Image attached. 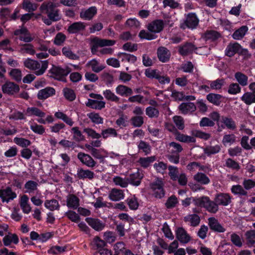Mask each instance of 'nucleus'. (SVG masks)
Segmentation results:
<instances>
[{"mask_svg": "<svg viewBox=\"0 0 255 255\" xmlns=\"http://www.w3.org/2000/svg\"><path fill=\"white\" fill-rule=\"evenodd\" d=\"M116 43V41L114 40L102 39L98 37H95L91 40V52L94 55H99L97 53L98 52L101 55H111L113 53L114 50L113 48H103L98 51L99 47H103L105 46H111Z\"/></svg>", "mask_w": 255, "mask_h": 255, "instance_id": "1", "label": "nucleus"}, {"mask_svg": "<svg viewBox=\"0 0 255 255\" xmlns=\"http://www.w3.org/2000/svg\"><path fill=\"white\" fill-rule=\"evenodd\" d=\"M58 6V3L45 1L40 5V10L42 13L47 14V17L52 19L53 21H57L61 19L60 10L57 8Z\"/></svg>", "mask_w": 255, "mask_h": 255, "instance_id": "2", "label": "nucleus"}, {"mask_svg": "<svg viewBox=\"0 0 255 255\" xmlns=\"http://www.w3.org/2000/svg\"><path fill=\"white\" fill-rule=\"evenodd\" d=\"M195 206L203 207L211 213L215 214L219 210V205L214 200H211L209 197L203 196L200 198H196L193 199Z\"/></svg>", "mask_w": 255, "mask_h": 255, "instance_id": "3", "label": "nucleus"}, {"mask_svg": "<svg viewBox=\"0 0 255 255\" xmlns=\"http://www.w3.org/2000/svg\"><path fill=\"white\" fill-rule=\"evenodd\" d=\"M23 64L27 69L34 71L36 75L40 76L45 72L48 67V62L45 60L40 63L37 61L27 58L24 60Z\"/></svg>", "mask_w": 255, "mask_h": 255, "instance_id": "4", "label": "nucleus"}, {"mask_svg": "<svg viewBox=\"0 0 255 255\" xmlns=\"http://www.w3.org/2000/svg\"><path fill=\"white\" fill-rule=\"evenodd\" d=\"M164 185L162 179L159 178H157L155 181L150 184V188L153 191V195L156 198L161 199L165 196Z\"/></svg>", "mask_w": 255, "mask_h": 255, "instance_id": "5", "label": "nucleus"}, {"mask_svg": "<svg viewBox=\"0 0 255 255\" xmlns=\"http://www.w3.org/2000/svg\"><path fill=\"white\" fill-rule=\"evenodd\" d=\"M17 198V194L9 186L0 189V199L2 203L8 204Z\"/></svg>", "mask_w": 255, "mask_h": 255, "instance_id": "6", "label": "nucleus"}, {"mask_svg": "<svg viewBox=\"0 0 255 255\" xmlns=\"http://www.w3.org/2000/svg\"><path fill=\"white\" fill-rule=\"evenodd\" d=\"M71 71L70 67L67 66L65 68H62L59 66H56L51 69V73L53 77L59 81L66 82L65 77L68 75Z\"/></svg>", "mask_w": 255, "mask_h": 255, "instance_id": "7", "label": "nucleus"}, {"mask_svg": "<svg viewBox=\"0 0 255 255\" xmlns=\"http://www.w3.org/2000/svg\"><path fill=\"white\" fill-rule=\"evenodd\" d=\"M2 92L8 95H13L17 93L19 90V86L12 82L7 81L1 86Z\"/></svg>", "mask_w": 255, "mask_h": 255, "instance_id": "8", "label": "nucleus"}, {"mask_svg": "<svg viewBox=\"0 0 255 255\" xmlns=\"http://www.w3.org/2000/svg\"><path fill=\"white\" fill-rule=\"evenodd\" d=\"M175 235L176 239L182 244H186L191 240V237L183 227L177 228Z\"/></svg>", "mask_w": 255, "mask_h": 255, "instance_id": "9", "label": "nucleus"}, {"mask_svg": "<svg viewBox=\"0 0 255 255\" xmlns=\"http://www.w3.org/2000/svg\"><path fill=\"white\" fill-rule=\"evenodd\" d=\"M14 35L18 36L20 40L26 43L30 42L33 39L27 29L24 27L15 30Z\"/></svg>", "mask_w": 255, "mask_h": 255, "instance_id": "10", "label": "nucleus"}, {"mask_svg": "<svg viewBox=\"0 0 255 255\" xmlns=\"http://www.w3.org/2000/svg\"><path fill=\"white\" fill-rule=\"evenodd\" d=\"M78 159L88 167L93 168L97 164L96 161L89 154L80 152L77 154Z\"/></svg>", "mask_w": 255, "mask_h": 255, "instance_id": "11", "label": "nucleus"}, {"mask_svg": "<svg viewBox=\"0 0 255 255\" xmlns=\"http://www.w3.org/2000/svg\"><path fill=\"white\" fill-rule=\"evenodd\" d=\"M199 23V19L196 15L194 13H190L187 14L186 20L182 26L185 28V26L191 29L195 28Z\"/></svg>", "mask_w": 255, "mask_h": 255, "instance_id": "12", "label": "nucleus"}, {"mask_svg": "<svg viewBox=\"0 0 255 255\" xmlns=\"http://www.w3.org/2000/svg\"><path fill=\"white\" fill-rule=\"evenodd\" d=\"M215 201L219 205L226 206L232 202V197L229 193H220L216 195Z\"/></svg>", "mask_w": 255, "mask_h": 255, "instance_id": "13", "label": "nucleus"}, {"mask_svg": "<svg viewBox=\"0 0 255 255\" xmlns=\"http://www.w3.org/2000/svg\"><path fill=\"white\" fill-rule=\"evenodd\" d=\"M208 225L212 231L218 233H224L225 232V228L215 218L210 217L208 218Z\"/></svg>", "mask_w": 255, "mask_h": 255, "instance_id": "14", "label": "nucleus"}, {"mask_svg": "<svg viewBox=\"0 0 255 255\" xmlns=\"http://www.w3.org/2000/svg\"><path fill=\"white\" fill-rule=\"evenodd\" d=\"M157 55L160 61L165 63L169 60L171 53L167 48L160 46L157 49Z\"/></svg>", "mask_w": 255, "mask_h": 255, "instance_id": "15", "label": "nucleus"}, {"mask_svg": "<svg viewBox=\"0 0 255 255\" xmlns=\"http://www.w3.org/2000/svg\"><path fill=\"white\" fill-rule=\"evenodd\" d=\"M164 27V23L162 20H155L149 23L147 25L148 30L154 34L160 32Z\"/></svg>", "mask_w": 255, "mask_h": 255, "instance_id": "16", "label": "nucleus"}, {"mask_svg": "<svg viewBox=\"0 0 255 255\" xmlns=\"http://www.w3.org/2000/svg\"><path fill=\"white\" fill-rule=\"evenodd\" d=\"M198 48L192 43L187 42L179 46L178 52L182 56H186Z\"/></svg>", "mask_w": 255, "mask_h": 255, "instance_id": "17", "label": "nucleus"}, {"mask_svg": "<svg viewBox=\"0 0 255 255\" xmlns=\"http://www.w3.org/2000/svg\"><path fill=\"white\" fill-rule=\"evenodd\" d=\"M55 90L50 87H47L39 90L37 93V98L39 100H45L47 98L55 95Z\"/></svg>", "mask_w": 255, "mask_h": 255, "instance_id": "18", "label": "nucleus"}, {"mask_svg": "<svg viewBox=\"0 0 255 255\" xmlns=\"http://www.w3.org/2000/svg\"><path fill=\"white\" fill-rule=\"evenodd\" d=\"M76 176L79 179H88L91 180L94 178L95 174L94 172L89 169L80 168L78 169Z\"/></svg>", "mask_w": 255, "mask_h": 255, "instance_id": "19", "label": "nucleus"}, {"mask_svg": "<svg viewBox=\"0 0 255 255\" xmlns=\"http://www.w3.org/2000/svg\"><path fill=\"white\" fill-rule=\"evenodd\" d=\"M80 200L73 194H69L66 198V205L69 208L76 209L80 205Z\"/></svg>", "mask_w": 255, "mask_h": 255, "instance_id": "20", "label": "nucleus"}, {"mask_svg": "<svg viewBox=\"0 0 255 255\" xmlns=\"http://www.w3.org/2000/svg\"><path fill=\"white\" fill-rule=\"evenodd\" d=\"M179 110L184 115L193 113L196 110V106L193 103H182L178 107Z\"/></svg>", "mask_w": 255, "mask_h": 255, "instance_id": "21", "label": "nucleus"}, {"mask_svg": "<svg viewBox=\"0 0 255 255\" xmlns=\"http://www.w3.org/2000/svg\"><path fill=\"white\" fill-rule=\"evenodd\" d=\"M241 48V46L239 43L237 42L230 43L225 50V55L231 57L236 53L239 52Z\"/></svg>", "mask_w": 255, "mask_h": 255, "instance_id": "22", "label": "nucleus"}, {"mask_svg": "<svg viewBox=\"0 0 255 255\" xmlns=\"http://www.w3.org/2000/svg\"><path fill=\"white\" fill-rule=\"evenodd\" d=\"M184 221L191 227H197L200 223V217L196 214H189L184 217Z\"/></svg>", "mask_w": 255, "mask_h": 255, "instance_id": "23", "label": "nucleus"}, {"mask_svg": "<svg viewBox=\"0 0 255 255\" xmlns=\"http://www.w3.org/2000/svg\"><path fill=\"white\" fill-rule=\"evenodd\" d=\"M220 36V34L217 31L210 30L206 31L201 37L206 41L212 42L218 39Z\"/></svg>", "mask_w": 255, "mask_h": 255, "instance_id": "24", "label": "nucleus"}, {"mask_svg": "<svg viewBox=\"0 0 255 255\" xmlns=\"http://www.w3.org/2000/svg\"><path fill=\"white\" fill-rule=\"evenodd\" d=\"M97 9L96 6H91L88 9L82 10L80 16L81 18L85 20H91L97 13Z\"/></svg>", "mask_w": 255, "mask_h": 255, "instance_id": "25", "label": "nucleus"}, {"mask_svg": "<svg viewBox=\"0 0 255 255\" xmlns=\"http://www.w3.org/2000/svg\"><path fill=\"white\" fill-rule=\"evenodd\" d=\"M86 221L89 226L97 231L102 230L105 226V224L99 219L87 218L86 219Z\"/></svg>", "mask_w": 255, "mask_h": 255, "instance_id": "26", "label": "nucleus"}, {"mask_svg": "<svg viewBox=\"0 0 255 255\" xmlns=\"http://www.w3.org/2000/svg\"><path fill=\"white\" fill-rule=\"evenodd\" d=\"M124 197L123 191L117 188L112 189L109 194V198L113 201H120L124 199Z\"/></svg>", "mask_w": 255, "mask_h": 255, "instance_id": "27", "label": "nucleus"}, {"mask_svg": "<svg viewBox=\"0 0 255 255\" xmlns=\"http://www.w3.org/2000/svg\"><path fill=\"white\" fill-rule=\"evenodd\" d=\"M29 198L26 195H23L21 196L19 205L23 212L25 214H28L31 212V208L28 203Z\"/></svg>", "mask_w": 255, "mask_h": 255, "instance_id": "28", "label": "nucleus"}, {"mask_svg": "<svg viewBox=\"0 0 255 255\" xmlns=\"http://www.w3.org/2000/svg\"><path fill=\"white\" fill-rule=\"evenodd\" d=\"M85 27L86 26L84 22H76L68 26L67 31L71 34L76 33L84 30Z\"/></svg>", "mask_w": 255, "mask_h": 255, "instance_id": "29", "label": "nucleus"}, {"mask_svg": "<svg viewBox=\"0 0 255 255\" xmlns=\"http://www.w3.org/2000/svg\"><path fill=\"white\" fill-rule=\"evenodd\" d=\"M116 92L118 95L122 97H128L133 94L132 90L125 85H120L116 88Z\"/></svg>", "mask_w": 255, "mask_h": 255, "instance_id": "30", "label": "nucleus"}, {"mask_svg": "<svg viewBox=\"0 0 255 255\" xmlns=\"http://www.w3.org/2000/svg\"><path fill=\"white\" fill-rule=\"evenodd\" d=\"M86 105L92 109L101 110L105 107L106 102L103 101L88 99Z\"/></svg>", "mask_w": 255, "mask_h": 255, "instance_id": "31", "label": "nucleus"}, {"mask_svg": "<svg viewBox=\"0 0 255 255\" xmlns=\"http://www.w3.org/2000/svg\"><path fill=\"white\" fill-rule=\"evenodd\" d=\"M175 139L180 142L185 143H194L196 139L193 136H189L180 133L178 130L174 134Z\"/></svg>", "mask_w": 255, "mask_h": 255, "instance_id": "32", "label": "nucleus"}, {"mask_svg": "<svg viewBox=\"0 0 255 255\" xmlns=\"http://www.w3.org/2000/svg\"><path fill=\"white\" fill-rule=\"evenodd\" d=\"M86 67H91L92 70L95 73H99L105 68L104 65L100 64L96 59L88 61L86 64Z\"/></svg>", "mask_w": 255, "mask_h": 255, "instance_id": "33", "label": "nucleus"}, {"mask_svg": "<svg viewBox=\"0 0 255 255\" xmlns=\"http://www.w3.org/2000/svg\"><path fill=\"white\" fill-rule=\"evenodd\" d=\"M221 122L224 125L225 128L228 129L235 130L237 128V126L235 121L231 118L226 116H222Z\"/></svg>", "mask_w": 255, "mask_h": 255, "instance_id": "34", "label": "nucleus"}, {"mask_svg": "<svg viewBox=\"0 0 255 255\" xmlns=\"http://www.w3.org/2000/svg\"><path fill=\"white\" fill-rule=\"evenodd\" d=\"M62 53L65 57L73 60H78L79 56L74 53L69 46H64L62 49Z\"/></svg>", "mask_w": 255, "mask_h": 255, "instance_id": "35", "label": "nucleus"}, {"mask_svg": "<svg viewBox=\"0 0 255 255\" xmlns=\"http://www.w3.org/2000/svg\"><path fill=\"white\" fill-rule=\"evenodd\" d=\"M222 146L220 144L215 145H208L204 148V152L208 156L212 154L218 153L221 150Z\"/></svg>", "mask_w": 255, "mask_h": 255, "instance_id": "36", "label": "nucleus"}, {"mask_svg": "<svg viewBox=\"0 0 255 255\" xmlns=\"http://www.w3.org/2000/svg\"><path fill=\"white\" fill-rule=\"evenodd\" d=\"M103 95L106 99L109 101L120 103V98L110 89H107L103 92Z\"/></svg>", "mask_w": 255, "mask_h": 255, "instance_id": "37", "label": "nucleus"}, {"mask_svg": "<svg viewBox=\"0 0 255 255\" xmlns=\"http://www.w3.org/2000/svg\"><path fill=\"white\" fill-rule=\"evenodd\" d=\"M231 191L234 195L239 196H248V192L246 191L244 186L237 184L232 186Z\"/></svg>", "mask_w": 255, "mask_h": 255, "instance_id": "38", "label": "nucleus"}, {"mask_svg": "<svg viewBox=\"0 0 255 255\" xmlns=\"http://www.w3.org/2000/svg\"><path fill=\"white\" fill-rule=\"evenodd\" d=\"M142 177L143 176L138 171L131 174L128 178L129 183L134 186H138L141 183Z\"/></svg>", "mask_w": 255, "mask_h": 255, "instance_id": "39", "label": "nucleus"}, {"mask_svg": "<svg viewBox=\"0 0 255 255\" xmlns=\"http://www.w3.org/2000/svg\"><path fill=\"white\" fill-rule=\"evenodd\" d=\"M241 99L247 105H251L255 103V95L251 92H247L243 95Z\"/></svg>", "mask_w": 255, "mask_h": 255, "instance_id": "40", "label": "nucleus"}, {"mask_svg": "<svg viewBox=\"0 0 255 255\" xmlns=\"http://www.w3.org/2000/svg\"><path fill=\"white\" fill-rule=\"evenodd\" d=\"M155 160L156 157L155 156H151L147 157H140L137 161V163L142 167L146 168Z\"/></svg>", "mask_w": 255, "mask_h": 255, "instance_id": "41", "label": "nucleus"}, {"mask_svg": "<svg viewBox=\"0 0 255 255\" xmlns=\"http://www.w3.org/2000/svg\"><path fill=\"white\" fill-rule=\"evenodd\" d=\"M207 100L211 103L216 106H219L221 103L222 96L214 93H210L206 96Z\"/></svg>", "mask_w": 255, "mask_h": 255, "instance_id": "42", "label": "nucleus"}, {"mask_svg": "<svg viewBox=\"0 0 255 255\" xmlns=\"http://www.w3.org/2000/svg\"><path fill=\"white\" fill-rule=\"evenodd\" d=\"M26 114L28 116H34L38 117H44L45 113L36 107H29L26 110Z\"/></svg>", "mask_w": 255, "mask_h": 255, "instance_id": "43", "label": "nucleus"}, {"mask_svg": "<svg viewBox=\"0 0 255 255\" xmlns=\"http://www.w3.org/2000/svg\"><path fill=\"white\" fill-rule=\"evenodd\" d=\"M235 78L239 85L246 86L248 85V77L245 74L241 72H237L235 74Z\"/></svg>", "mask_w": 255, "mask_h": 255, "instance_id": "44", "label": "nucleus"}, {"mask_svg": "<svg viewBox=\"0 0 255 255\" xmlns=\"http://www.w3.org/2000/svg\"><path fill=\"white\" fill-rule=\"evenodd\" d=\"M246 244L248 247H252L255 244V231L251 230L245 233Z\"/></svg>", "mask_w": 255, "mask_h": 255, "instance_id": "45", "label": "nucleus"}, {"mask_svg": "<svg viewBox=\"0 0 255 255\" xmlns=\"http://www.w3.org/2000/svg\"><path fill=\"white\" fill-rule=\"evenodd\" d=\"M18 241V238L15 234L6 235L3 238V244L5 246L10 245L12 243L17 244Z\"/></svg>", "mask_w": 255, "mask_h": 255, "instance_id": "46", "label": "nucleus"}, {"mask_svg": "<svg viewBox=\"0 0 255 255\" xmlns=\"http://www.w3.org/2000/svg\"><path fill=\"white\" fill-rule=\"evenodd\" d=\"M37 182L33 180H29L24 184L25 192L29 194L33 193L37 190Z\"/></svg>", "mask_w": 255, "mask_h": 255, "instance_id": "47", "label": "nucleus"}, {"mask_svg": "<svg viewBox=\"0 0 255 255\" xmlns=\"http://www.w3.org/2000/svg\"><path fill=\"white\" fill-rule=\"evenodd\" d=\"M113 181L117 186H119L122 188L128 187L129 182L128 178H122L119 176H115L113 178Z\"/></svg>", "mask_w": 255, "mask_h": 255, "instance_id": "48", "label": "nucleus"}, {"mask_svg": "<svg viewBox=\"0 0 255 255\" xmlns=\"http://www.w3.org/2000/svg\"><path fill=\"white\" fill-rule=\"evenodd\" d=\"M45 207L50 211L58 210L60 205L56 199L47 200L44 203Z\"/></svg>", "mask_w": 255, "mask_h": 255, "instance_id": "49", "label": "nucleus"}, {"mask_svg": "<svg viewBox=\"0 0 255 255\" xmlns=\"http://www.w3.org/2000/svg\"><path fill=\"white\" fill-rule=\"evenodd\" d=\"M248 30V28L247 26H242L233 33L232 37L234 39H241L245 35Z\"/></svg>", "mask_w": 255, "mask_h": 255, "instance_id": "50", "label": "nucleus"}, {"mask_svg": "<svg viewBox=\"0 0 255 255\" xmlns=\"http://www.w3.org/2000/svg\"><path fill=\"white\" fill-rule=\"evenodd\" d=\"M168 152L169 153L179 154L183 150L181 145L175 142H171L169 143L168 147Z\"/></svg>", "mask_w": 255, "mask_h": 255, "instance_id": "51", "label": "nucleus"}, {"mask_svg": "<svg viewBox=\"0 0 255 255\" xmlns=\"http://www.w3.org/2000/svg\"><path fill=\"white\" fill-rule=\"evenodd\" d=\"M140 26V22L135 18H128L125 23V26L131 29H139Z\"/></svg>", "mask_w": 255, "mask_h": 255, "instance_id": "52", "label": "nucleus"}, {"mask_svg": "<svg viewBox=\"0 0 255 255\" xmlns=\"http://www.w3.org/2000/svg\"><path fill=\"white\" fill-rule=\"evenodd\" d=\"M194 179L201 184L204 185L208 184L210 181L208 176L204 173L201 172H198L194 176Z\"/></svg>", "mask_w": 255, "mask_h": 255, "instance_id": "53", "label": "nucleus"}, {"mask_svg": "<svg viewBox=\"0 0 255 255\" xmlns=\"http://www.w3.org/2000/svg\"><path fill=\"white\" fill-rule=\"evenodd\" d=\"M101 136L104 139H106L109 136L116 137L118 135L117 130L112 128H109L107 129H103L101 133Z\"/></svg>", "mask_w": 255, "mask_h": 255, "instance_id": "54", "label": "nucleus"}, {"mask_svg": "<svg viewBox=\"0 0 255 255\" xmlns=\"http://www.w3.org/2000/svg\"><path fill=\"white\" fill-rule=\"evenodd\" d=\"M22 7L28 12H32L37 8L38 4L32 2L30 0H23L22 2Z\"/></svg>", "mask_w": 255, "mask_h": 255, "instance_id": "55", "label": "nucleus"}, {"mask_svg": "<svg viewBox=\"0 0 255 255\" xmlns=\"http://www.w3.org/2000/svg\"><path fill=\"white\" fill-rule=\"evenodd\" d=\"M54 116L56 118L62 120L65 123L70 126H72L74 124V122L72 121V119L68 117L63 112H56Z\"/></svg>", "mask_w": 255, "mask_h": 255, "instance_id": "56", "label": "nucleus"}, {"mask_svg": "<svg viewBox=\"0 0 255 255\" xmlns=\"http://www.w3.org/2000/svg\"><path fill=\"white\" fill-rule=\"evenodd\" d=\"M236 136L233 134H226L224 135L222 142L224 145L227 144L231 145L236 141Z\"/></svg>", "mask_w": 255, "mask_h": 255, "instance_id": "57", "label": "nucleus"}, {"mask_svg": "<svg viewBox=\"0 0 255 255\" xmlns=\"http://www.w3.org/2000/svg\"><path fill=\"white\" fill-rule=\"evenodd\" d=\"M225 82L224 79H217L216 80L210 82V88L212 90H220L225 85Z\"/></svg>", "mask_w": 255, "mask_h": 255, "instance_id": "58", "label": "nucleus"}, {"mask_svg": "<svg viewBox=\"0 0 255 255\" xmlns=\"http://www.w3.org/2000/svg\"><path fill=\"white\" fill-rule=\"evenodd\" d=\"M172 119L177 130H183L184 128L185 124L183 117L180 116H175Z\"/></svg>", "mask_w": 255, "mask_h": 255, "instance_id": "59", "label": "nucleus"}, {"mask_svg": "<svg viewBox=\"0 0 255 255\" xmlns=\"http://www.w3.org/2000/svg\"><path fill=\"white\" fill-rule=\"evenodd\" d=\"M93 248L95 249L103 248L106 246V243L104 240H102L98 236H96L94 238L91 243Z\"/></svg>", "mask_w": 255, "mask_h": 255, "instance_id": "60", "label": "nucleus"}, {"mask_svg": "<svg viewBox=\"0 0 255 255\" xmlns=\"http://www.w3.org/2000/svg\"><path fill=\"white\" fill-rule=\"evenodd\" d=\"M87 117L95 124H102L103 123V118L98 113L92 112L87 114Z\"/></svg>", "mask_w": 255, "mask_h": 255, "instance_id": "61", "label": "nucleus"}, {"mask_svg": "<svg viewBox=\"0 0 255 255\" xmlns=\"http://www.w3.org/2000/svg\"><path fill=\"white\" fill-rule=\"evenodd\" d=\"M19 52L22 54L27 53L32 55L35 53L33 46L31 44L22 45L20 48Z\"/></svg>", "mask_w": 255, "mask_h": 255, "instance_id": "62", "label": "nucleus"}, {"mask_svg": "<svg viewBox=\"0 0 255 255\" xmlns=\"http://www.w3.org/2000/svg\"><path fill=\"white\" fill-rule=\"evenodd\" d=\"M168 169L169 170L168 175L170 179L173 181H176L178 178V175L180 174L178 168L176 166L169 165Z\"/></svg>", "mask_w": 255, "mask_h": 255, "instance_id": "63", "label": "nucleus"}, {"mask_svg": "<svg viewBox=\"0 0 255 255\" xmlns=\"http://www.w3.org/2000/svg\"><path fill=\"white\" fill-rule=\"evenodd\" d=\"M72 132L73 133V139L76 141H81L85 139L84 136L79 130V127H75L72 128Z\"/></svg>", "mask_w": 255, "mask_h": 255, "instance_id": "64", "label": "nucleus"}]
</instances>
